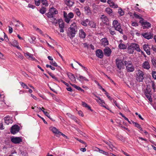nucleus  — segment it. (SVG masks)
Wrapping results in <instances>:
<instances>
[{
  "mask_svg": "<svg viewBox=\"0 0 156 156\" xmlns=\"http://www.w3.org/2000/svg\"><path fill=\"white\" fill-rule=\"evenodd\" d=\"M68 18H69V21L70 20V19L73 18L74 17V14L73 12H70L68 14Z\"/></svg>",
  "mask_w": 156,
  "mask_h": 156,
  "instance_id": "obj_43",
  "label": "nucleus"
},
{
  "mask_svg": "<svg viewBox=\"0 0 156 156\" xmlns=\"http://www.w3.org/2000/svg\"><path fill=\"white\" fill-rule=\"evenodd\" d=\"M5 35H4V39L5 41L8 42L9 41V39L7 35L5 34L4 33Z\"/></svg>",
  "mask_w": 156,
  "mask_h": 156,
  "instance_id": "obj_63",
  "label": "nucleus"
},
{
  "mask_svg": "<svg viewBox=\"0 0 156 156\" xmlns=\"http://www.w3.org/2000/svg\"><path fill=\"white\" fill-rule=\"evenodd\" d=\"M18 44V42L14 40L12 45L13 47H15L17 44Z\"/></svg>",
  "mask_w": 156,
  "mask_h": 156,
  "instance_id": "obj_55",
  "label": "nucleus"
},
{
  "mask_svg": "<svg viewBox=\"0 0 156 156\" xmlns=\"http://www.w3.org/2000/svg\"><path fill=\"white\" fill-rule=\"evenodd\" d=\"M142 67L144 69L149 70L150 68L149 62L147 61H144L142 64Z\"/></svg>",
  "mask_w": 156,
  "mask_h": 156,
  "instance_id": "obj_10",
  "label": "nucleus"
},
{
  "mask_svg": "<svg viewBox=\"0 0 156 156\" xmlns=\"http://www.w3.org/2000/svg\"><path fill=\"white\" fill-rule=\"evenodd\" d=\"M28 6L30 8H32V9H34L35 7V6L34 5H31V4H28Z\"/></svg>",
  "mask_w": 156,
  "mask_h": 156,
  "instance_id": "obj_64",
  "label": "nucleus"
},
{
  "mask_svg": "<svg viewBox=\"0 0 156 156\" xmlns=\"http://www.w3.org/2000/svg\"><path fill=\"white\" fill-rule=\"evenodd\" d=\"M113 102L114 104H115V105L117 106L119 109H121L120 106L119 105V104H118L117 102L116 101H115L114 99H113Z\"/></svg>",
  "mask_w": 156,
  "mask_h": 156,
  "instance_id": "obj_51",
  "label": "nucleus"
},
{
  "mask_svg": "<svg viewBox=\"0 0 156 156\" xmlns=\"http://www.w3.org/2000/svg\"><path fill=\"white\" fill-rule=\"evenodd\" d=\"M105 55L107 56H109L111 53V49L108 47H106L104 50Z\"/></svg>",
  "mask_w": 156,
  "mask_h": 156,
  "instance_id": "obj_9",
  "label": "nucleus"
},
{
  "mask_svg": "<svg viewBox=\"0 0 156 156\" xmlns=\"http://www.w3.org/2000/svg\"><path fill=\"white\" fill-rule=\"evenodd\" d=\"M115 63L117 68L119 70L123 69L124 67L123 61L117 58L115 60Z\"/></svg>",
  "mask_w": 156,
  "mask_h": 156,
  "instance_id": "obj_5",
  "label": "nucleus"
},
{
  "mask_svg": "<svg viewBox=\"0 0 156 156\" xmlns=\"http://www.w3.org/2000/svg\"><path fill=\"white\" fill-rule=\"evenodd\" d=\"M9 30L10 34H11L12 32L13 29L12 27L10 26H9Z\"/></svg>",
  "mask_w": 156,
  "mask_h": 156,
  "instance_id": "obj_62",
  "label": "nucleus"
},
{
  "mask_svg": "<svg viewBox=\"0 0 156 156\" xmlns=\"http://www.w3.org/2000/svg\"><path fill=\"white\" fill-rule=\"evenodd\" d=\"M16 55L21 59H23L24 58L23 55L20 53H18Z\"/></svg>",
  "mask_w": 156,
  "mask_h": 156,
  "instance_id": "obj_54",
  "label": "nucleus"
},
{
  "mask_svg": "<svg viewBox=\"0 0 156 156\" xmlns=\"http://www.w3.org/2000/svg\"><path fill=\"white\" fill-rule=\"evenodd\" d=\"M144 73L140 70H138V73L136 74V80L139 82H143L144 79Z\"/></svg>",
  "mask_w": 156,
  "mask_h": 156,
  "instance_id": "obj_3",
  "label": "nucleus"
},
{
  "mask_svg": "<svg viewBox=\"0 0 156 156\" xmlns=\"http://www.w3.org/2000/svg\"><path fill=\"white\" fill-rule=\"evenodd\" d=\"M45 14L49 18H53L54 17V15L50 11L46 13Z\"/></svg>",
  "mask_w": 156,
  "mask_h": 156,
  "instance_id": "obj_42",
  "label": "nucleus"
},
{
  "mask_svg": "<svg viewBox=\"0 0 156 156\" xmlns=\"http://www.w3.org/2000/svg\"><path fill=\"white\" fill-rule=\"evenodd\" d=\"M86 34L82 29H80L79 32V37L82 39H84L86 37Z\"/></svg>",
  "mask_w": 156,
  "mask_h": 156,
  "instance_id": "obj_16",
  "label": "nucleus"
},
{
  "mask_svg": "<svg viewBox=\"0 0 156 156\" xmlns=\"http://www.w3.org/2000/svg\"><path fill=\"white\" fill-rule=\"evenodd\" d=\"M50 11L54 15L55 14H57L58 13V11L57 9L54 7H52L50 9Z\"/></svg>",
  "mask_w": 156,
  "mask_h": 156,
  "instance_id": "obj_33",
  "label": "nucleus"
},
{
  "mask_svg": "<svg viewBox=\"0 0 156 156\" xmlns=\"http://www.w3.org/2000/svg\"><path fill=\"white\" fill-rule=\"evenodd\" d=\"M50 64L52 66L57 67L58 66L57 63L53 61V60L50 61Z\"/></svg>",
  "mask_w": 156,
  "mask_h": 156,
  "instance_id": "obj_49",
  "label": "nucleus"
},
{
  "mask_svg": "<svg viewBox=\"0 0 156 156\" xmlns=\"http://www.w3.org/2000/svg\"><path fill=\"white\" fill-rule=\"evenodd\" d=\"M106 12L111 17H113L114 16V14L113 13L112 9L109 7H107L105 10Z\"/></svg>",
  "mask_w": 156,
  "mask_h": 156,
  "instance_id": "obj_14",
  "label": "nucleus"
},
{
  "mask_svg": "<svg viewBox=\"0 0 156 156\" xmlns=\"http://www.w3.org/2000/svg\"><path fill=\"white\" fill-rule=\"evenodd\" d=\"M46 11V8L44 6H42L41 8L40 9L39 12L41 13L42 14L45 13Z\"/></svg>",
  "mask_w": 156,
  "mask_h": 156,
  "instance_id": "obj_37",
  "label": "nucleus"
},
{
  "mask_svg": "<svg viewBox=\"0 0 156 156\" xmlns=\"http://www.w3.org/2000/svg\"><path fill=\"white\" fill-rule=\"evenodd\" d=\"M35 4L37 6H39L41 3V0H34Z\"/></svg>",
  "mask_w": 156,
  "mask_h": 156,
  "instance_id": "obj_50",
  "label": "nucleus"
},
{
  "mask_svg": "<svg viewBox=\"0 0 156 156\" xmlns=\"http://www.w3.org/2000/svg\"><path fill=\"white\" fill-rule=\"evenodd\" d=\"M11 141L14 144H19L22 142V139L21 137L12 136L11 139Z\"/></svg>",
  "mask_w": 156,
  "mask_h": 156,
  "instance_id": "obj_7",
  "label": "nucleus"
},
{
  "mask_svg": "<svg viewBox=\"0 0 156 156\" xmlns=\"http://www.w3.org/2000/svg\"><path fill=\"white\" fill-rule=\"evenodd\" d=\"M58 22L59 27L60 29V31L61 33H63L64 32V24L63 21L62 19H59Z\"/></svg>",
  "mask_w": 156,
  "mask_h": 156,
  "instance_id": "obj_8",
  "label": "nucleus"
},
{
  "mask_svg": "<svg viewBox=\"0 0 156 156\" xmlns=\"http://www.w3.org/2000/svg\"><path fill=\"white\" fill-rule=\"evenodd\" d=\"M82 105L83 107H85L86 108L87 107V106H88V105L86 103L83 101L82 102Z\"/></svg>",
  "mask_w": 156,
  "mask_h": 156,
  "instance_id": "obj_60",
  "label": "nucleus"
},
{
  "mask_svg": "<svg viewBox=\"0 0 156 156\" xmlns=\"http://www.w3.org/2000/svg\"><path fill=\"white\" fill-rule=\"evenodd\" d=\"M77 75L76 76V77L77 80H79L80 81H88L89 80L87 79L86 77H84L80 75L79 77H77Z\"/></svg>",
  "mask_w": 156,
  "mask_h": 156,
  "instance_id": "obj_28",
  "label": "nucleus"
},
{
  "mask_svg": "<svg viewBox=\"0 0 156 156\" xmlns=\"http://www.w3.org/2000/svg\"><path fill=\"white\" fill-rule=\"evenodd\" d=\"M127 46L122 43H120L118 46L119 48L121 49H125L127 48Z\"/></svg>",
  "mask_w": 156,
  "mask_h": 156,
  "instance_id": "obj_35",
  "label": "nucleus"
},
{
  "mask_svg": "<svg viewBox=\"0 0 156 156\" xmlns=\"http://www.w3.org/2000/svg\"><path fill=\"white\" fill-rule=\"evenodd\" d=\"M110 5V7L112 8H117L118 7V5L113 2H111Z\"/></svg>",
  "mask_w": 156,
  "mask_h": 156,
  "instance_id": "obj_39",
  "label": "nucleus"
},
{
  "mask_svg": "<svg viewBox=\"0 0 156 156\" xmlns=\"http://www.w3.org/2000/svg\"><path fill=\"white\" fill-rule=\"evenodd\" d=\"M20 85H21V86L24 88H25V89H29V87H28L25 83H23L22 82H20Z\"/></svg>",
  "mask_w": 156,
  "mask_h": 156,
  "instance_id": "obj_46",
  "label": "nucleus"
},
{
  "mask_svg": "<svg viewBox=\"0 0 156 156\" xmlns=\"http://www.w3.org/2000/svg\"><path fill=\"white\" fill-rule=\"evenodd\" d=\"M151 61L154 66L156 67V58H152Z\"/></svg>",
  "mask_w": 156,
  "mask_h": 156,
  "instance_id": "obj_44",
  "label": "nucleus"
},
{
  "mask_svg": "<svg viewBox=\"0 0 156 156\" xmlns=\"http://www.w3.org/2000/svg\"><path fill=\"white\" fill-rule=\"evenodd\" d=\"M85 12L87 15H90L91 13L90 8L88 6H86L84 7Z\"/></svg>",
  "mask_w": 156,
  "mask_h": 156,
  "instance_id": "obj_20",
  "label": "nucleus"
},
{
  "mask_svg": "<svg viewBox=\"0 0 156 156\" xmlns=\"http://www.w3.org/2000/svg\"><path fill=\"white\" fill-rule=\"evenodd\" d=\"M41 2L43 5L46 6H48V4L47 0H41Z\"/></svg>",
  "mask_w": 156,
  "mask_h": 156,
  "instance_id": "obj_45",
  "label": "nucleus"
},
{
  "mask_svg": "<svg viewBox=\"0 0 156 156\" xmlns=\"http://www.w3.org/2000/svg\"><path fill=\"white\" fill-rule=\"evenodd\" d=\"M124 62L127 72H132L134 70V67L131 61H125Z\"/></svg>",
  "mask_w": 156,
  "mask_h": 156,
  "instance_id": "obj_1",
  "label": "nucleus"
},
{
  "mask_svg": "<svg viewBox=\"0 0 156 156\" xmlns=\"http://www.w3.org/2000/svg\"><path fill=\"white\" fill-rule=\"evenodd\" d=\"M95 100L100 105H101V106H102V105H104L103 104H105V102L104 100L101 99V100H98L97 99H95Z\"/></svg>",
  "mask_w": 156,
  "mask_h": 156,
  "instance_id": "obj_41",
  "label": "nucleus"
},
{
  "mask_svg": "<svg viewBox=\"0 0 156 156\" xmlns=\"http://www.w3.org/2000/svg\"><path fill=\"white\" fill-rule=\"evenodd\" d=\"M67 75L70 80L73 82L76 81V78L74 75L72 73H67Z\"/></svg>",
  "mask_w": 156,
  "mask_h": 156,
  "instance_id": "obj_25",
  "label": "nucleus"
},
{
  "mask_svg": "<svg viewBox=\"0 0 156 156\" xmlns=\"http://www.w3.org/2000/svg\"><path fill=\"white\" fill-rule=\"evenodd\" d=\"M139 23L141 24V25L142 27L144 29H149L151 27V24L145 20H140Z\"/></svg>",
  "mask_w": 156,
  "mask_h": 156,
  "instance_id": "obj_2",
  "label": "nucleus"
},
{
  "mask_svg": "<svg viewBox=\"0 0 156 156\" xmlns=\"http://www.w3.org/2000/svg\"><path fill=\"white\" fill-rule=\"evenodd\" d=\"M49 129L53 133L56 135H58L60 132L58 129L55 127H50Z\"/></svg>",
  "mask_w": 156,
  "mask_h": 156,
  "instance_id": "obj_17",
  "label": "nucleus"
},
{
  "mask_svg": "<svg viewBox=\"0 0 156 156\" xmlns=\"http://www.w3.org/2000/svg\"><path fill=\"white\" fill-rule=\"evenodd\" d=\"M76 33L73 31L70 30V29L69 30L68 32L67 33V36H69L70 38L72 39L75 36Z\"/></svg>",
  "mask_w": 156,
  "mask_h": 156,
  "instance_id": "obj_19",
  "label": "nucleus"
},
{
  "mask_svg": "<svg viewBox=\"0 0 156 156\" xmlns=\"http://www.w3.org/2000/svg\"><path fill=\"white\" fill-rule=\"evenodd\" d=\"M101 44L105 47L108 44V41L106 38H103L101 40Z\"/></svg>",
  "mask_w": 156,
  "mask_h": 156,
  "instance_id": "obj_24",
  "label": "nucleus"
},
{
  "mask_svg": "<svg viewBox=\"0 0 156 156\" xmlns=\"http://www.w3.org/2000/svg\"><path fill=\"white\" fill-rule=\"evenodd\" d=\"M151 74L153 78L155 80H156V71H152Z\"/></svg>",
  "mask_w": 156,
  "mask_h": 156,
  "instance_id": "obj_52",
  "label": "nucleus"
},
{
  "mask_svg": "<svg viewBox=\"0 0 156 156\" xmlns=\"http://www.w3.org/2000/svg\"><path fill=\"white\" fill-rule=\"evenodd\" d=\"M119 24L120 23H118V21L117 20H114L113 22V24L114 27Z\"/></svg>",
  "mask_w": 156,
  "mask_h": 156,
  "instance_id": "obj_53",
  "label": "nucleus"
},
{
  "mask_svg": "<svg viewBox=\"0 0 156 156\" xmlns=\"http://www.w3.org/2000/svg\"><path fill=\"white\" fill-rule=\"evenodd\" d=\"M108 148L110 150V151H112L113 150V148L114 147L113 146L112 144L111 143H110L109 145L108 146Z\"/></svg>",
  "mask_w": 156,
  "mask_h": 156,
  "instance_id": "obj_47",
  "label": "nucleus"
},
{
  "mask_svg": "<svg viewBox=\"0 0 156 156\" xmlns=\"http://www.w3.org/2000/svg\"><path fill=\"white\" fill-rule=\"evenodd\" d=\"M114 27L115 30L118 31L120 34H123V30L121 28V27L120 24Z\"/></svg>",
  "mask_w": 156,
  "mask_h": 156,
  "instance_id": "obj_27",
  "label": "nucleus"
},
{
  "mask_svg": "<svg viewBox=\"0 0 156 156\" xmlns=\"http://www.w3.org/2000/svg\"><path fill=\"white\" fill-rule=\"evenodd\" d=\"M105 94L110 100L112 101V98L108 95V94L107 92H106V93H105Z\"/></svg>",
  "mask_w": 156,
  "mask_h": 156,
  "instance_id": "obj_58",
  "label": "nucleus"
},
{
  "mask_svg": "<svg viewBox=\"0 0 156 156\" xmlns=\"http://www.w3.org/2000/svg\"><path fill=\"white\" fill-rule=\"evenodd\" d=\"M133 16L135 18L140 19V20H144V19L142 17L140 16L138 14H136L135 12L133 13Z\"/></svg>",
  "mask_w": 156,
  "mask_h": 156,
  "instance_id": "obj_38",
  "label": "nucleus"
},
{
  "mask_svg": "<svg viewBox=\"0 0 156 156\" xmlns=\"http://www.w3.org/2000/svg\"><path fill=\"white\" fill-rule=\"evenodd\" d=\"M5 122L7 125L12 123V119L9 117H6L5 118Z\"/></svg>",
  "mask_w": 156,
  "mask_h": 156,
  "instance_id": "obj_29",
  "label": "nucleus"
},
{
  "mask_svg": "<svg viewBox=\"0 0 156 156\" xmlns=\"http://www.w3.org/2000/svg\"><path fill=\"white\" fill-rule=\"evenodd\" d=\"M67 115L71 119L73 120L76 123L79 124V120L74 115H73L70 113H67Z\"/></svg>",
  "mask_w": 156,
  "mask_h": 156,
  "instance_id": "obj_23",
  "label": "nucleus"
},
{
  "mask_svg": "<svg viewBox=\"0 0 156 156\" xmlns=\"http://www.w3.org/2000/svg\"><path fill=\"white\" fill-rule=\"evenodd\" d=\"M100 19L104 24H107L108 22V18L106 16L104 15H101Z\"/></svg>",
  "mask_w": 156,
  "mask_h": 156,
  "instance_id": "obj_11",
  "label": "nucleus"
},
{
  "mask_svg": "<svg viewBox=\"0 0 156 156\" xmlns=\"http://www.w3.org/2000/svg\"><path fill=\"white\" fill-rule=\"evenodd\" d=\"M20 130L19 126L15 124L11 127L10 132L12 134L14 135L18 132Z\"/></svg>",
  "mask_w": 156,
  "mask_h": 156,
  "instance_id": "obj_6",
  "label": "nucleus"
},
{
  "mask_svg": "<svg viewBox=\"0 0 156 156\" xmlns=\"http://www.w3.org/2000/svg\"><path fill=\"white\" fill-rule=\"evenodd\" d=\"M36 38L34 36H31L28 39L29 42L31 44H32L34 43V41L36 39Z\"/></svg>",
  "mask_w": 156,
  "mask_h": 156,
  "instance_id": "obj_36",
  "label": "nucleus"
},
{
  "mask_svg": "<svg viewBox=\"0 0 156 156\" xmlns=\"http://www.w3.org/2000/svg\"><path fill=\"white\" fill-rule=\"evenodd\" d=\"M109 31L110 34L112 35L115 34V31L109 29Z\"/></svg>",
  "mask_w": 156,
  "mask_h": 156,
  "instance_id": "obj_61",
  "label": "nucleus"
},
{
  "mask_svg": "<svg viewBox=\"0 0 156 156\" xmlns=\"http://www.w3.org/2000/svg\"><path fill=\"white\" fill-rule=\"evenodd\" d=\"M96 54L97 57L100 58H103V51L100 49H98L96 51Z\"/></svg>",
  "mask_w": 156,
  "mask_h": 156,
  "instance_id": "obj_15",
  "label": "nucleus"
},
{
  "mask_svg": "<svg viewBox=\"0 0 156 156\" xmlns=\"http://www.w3.org/2000/svg\"><path fill=\"white\" fill-rule=\"evenodd\" d=\"M151 83H152V88L154 90V92H155L156 87L155 86V84L154 82V81H152Z\"/></svg>",
  "mask_w": 156,
  "mask_h": 156,
  "instance_id": "obj_56",
  "label": "nucleus"
},
{
  "mask_svg": "<svg viewBox=\"0 0 156 156\" xmlns=\"http://www.w3.org/2000/svg\"><path fill=\"white\" fill-rule=\"evenodd\" d=\"M76 15L78 16H80L81 15V13L79 9L78 8H76L75 9Z\"/></svg>",
  "mask_w": 156,
  "mask_h": 156,
  "instance_id": "obj_48",
  "label": "nucleus"
},
{
  "mask_svg": "<svg viewBox=\"0 0 156 156\" xmlns=\"http://www.w3.org/2000/svg\"><path fill=\"white\" fill-rule=\"evenodd\" d=\"M131 122L134 125L135 127H137L138 129H139V131L141 133H143L142 132L143 131L142 128H141L140 125L136 122H135L131 120Z\"/></svg>",
  "mask_w": 156,
  "mask_h": 156,
  "instance_id": "obj_13",
  "label": "nucleus"
},
{
  "mask_svg": "<svg viewBox=\"0 0 156 156\" xmlns=\"http://www.w3.org/2000/svg\"><path fill=\"white\" fill-rule=\"evenodd\" d=\"M141 35L145 38L148 40L151 39L153 37V36L151 33H143L141 34Z\"/></svg>",
  "mask_w": 156,
  "mask_h": 156,
  "instance_id": "obj_18",
  "label": "nucleus"
},
{
  "mask_svg": "<svg viewBox=\"0 0 156 156\" xmlns=\"http://www.w3.org/2000/svg\"><path fill=\"white\" fill-rule=\"evenodd\" d=\"M64 2L69 7H72L74 3L72 0H65Z\"/></svg>",
  "mask_w": 156,
  "mask_h": 156,
  "instance_id": "obj_22",
  "label": "nucleus"
},
{
  "mask_svg": "<svg viewBox=\"0 0 156 156\" xmlns=\"http://www.w3.org/2000/svg\"><path fill=\"white\" fill-rule=\"evenodd\" d=\"M144 93L148 100L150 102H152V99L151 96V89L150 88H147L144 90Z\"/></svg>",
  "mask_w": 156,
  "mask_h": 156,
  "instance_id": "obj_4",
  "label": "nucleus"
},
{
  "mask_svg": "<svg viewBox=\"0 0 156 156\" xmlns=\"http://www.w3.org/2000/svg\"><path fill=\"white\" fill-rule=\"evenodd\" d=\"M69 29L76 33L77 32V27L75 23H74L71 25Z\"/></svg>",
  "mask_w": 156,
  "mask_h": 156,
  "instance_id": "obj_26",
  "label": "nucleus"
},
{
  "mask_svg": "<svg viewBox=\"0 0 156 156\" xmlns=\"http://www.w3.org/2000/svg\"><path fill=\"white\" fill-rule=\"evenodd\" d=\"M131 25L133 27H136L138 26L139 24L137 22H132Z\"/></svg>",
  "mask_w": 156,
  "mask_h": 156,
  "instance_id": "obj_57",
  "label": "nucleus"
},
{
  "mask_svg": "<svg viewBox=\"0 0 156 156\" xmlns=\"http://www.w3.org/2000/svg\"><path fill=\"white\" fill-rule=\"evenodd\" d=\"M118 13L119 14L120 16H122L124 14V12L120 7L119 9Z\"/></svg>",
  "mask_w": 156,
  "mask_h": 156,
  "instance_id": "obj_40",
  "label": "nucleus"
},
{
  "mask_svg": "<svg viewBox=\"0 0 156 156\" xmlns=\"http://www.w3.org/2000/svg\"><path fill=\"white\" fill-rule=\"evenodd\" d=\"M63 16L65 19V21L66 23H69V18H68V14L65 11L63 12Z\"/></svg>",
  "mask_w": 156,
  "mask_h": 156,
  "instance_id": "obj_31",
  "label": "nucleus"
},
{
  "mask_svg": "<svg viewBox=\"0 0 156 156\" xmlns=\"http://www.w3.org/2000/svg\"><path fill=\"white\" fill-rule=\"evenodd\" d=\"M128 52L129 54H133L134 52V49L133 47L132 46L131 44L127 48Z\"/></svg>",
  "mask_w": 156,
  "mask_h": 156,
  "instance_id": "obj_30",
  "label": "nucleus"
},
{
  "mask_svg": "<svg viewBox=\"0 0 156 156\" xmlns=\"http://www.w3.org/2000/svg\"><path fill=\"white\" fill-rule=\"evenodd\" d=\"M39 109H41V110L42 111L44 114L46 115L48 118L50 119L51 120L53 121L52 119V118H51L50 115L49 113L46 111H45L44 110H43L42 108H41L40 107L39 108Z\"/></svg>",
  "mask_w": 156,
  "mask_h": 156,
  "instance_id": "obj_32",
  "label": "nucleus"
},
{
  "mask_svg": "<svg viewBox=\"0 0 156 156\" xmlns=\"http://www.w3.org/2000/svg\"><path fill=\"white\" fill-rule=\"evenodd\" d=\"M144 50L146 51L148 55H150L151 54L150 47L148 44H145L143 46Z\"/></svg>",
  "mask_w": 156,
  "mask_h": 156,
  "instance_id": "obj_12",
  "label": "nucleus"
},
{
  "mask_svg": "<svg viewBox=\"0 0 156 156\" xmlns=\"http://www.w3.org/2000/svg\"><path fill=\"white\" fill-rule=\"evenodd\" d=\"M132 46L134 48V50H135L137 51L140 52L141 51L139 47V45L136 43H131Z\"/></svg>",
  "mask_w": 156,
  "mask_h": 156,
  "instance_id": "obj_21",
  "label": "nucleus"
},
{
  "mask_svg": "<svg viewBox=\"0 0 156 156\" xmlns=\"http://www.w3.org/2000/svg\"><path fill=\"white\" fill-rule=\"evenodd\" d=\"M89 25L91 27L93 28H95L97 26L96 23L92 21H90L89 22Z\"/></svg>",
  "mask_w": 156,
  "mask_h": 156,
  "instance_id": "obj_34",
  "label": "nucleus"
},
{
  "mask_svg": "<svg viewBox=\"0 0 156 156\" xmlns=\"http://www.w3.org/2000/svg\"><path fill=\"white\" fill-rule=\"evenodd\" d=\"M97 84L98 86L99 87V88L101 90L103 88L102 87L101 85L98 83V82L96 80L94 81Z\"/></svg>",
  "mask_w": 156,
  "mask_h": 156,
  "instance_id": "obj_59",
  "label": "nucleus"
}]
</instances>
